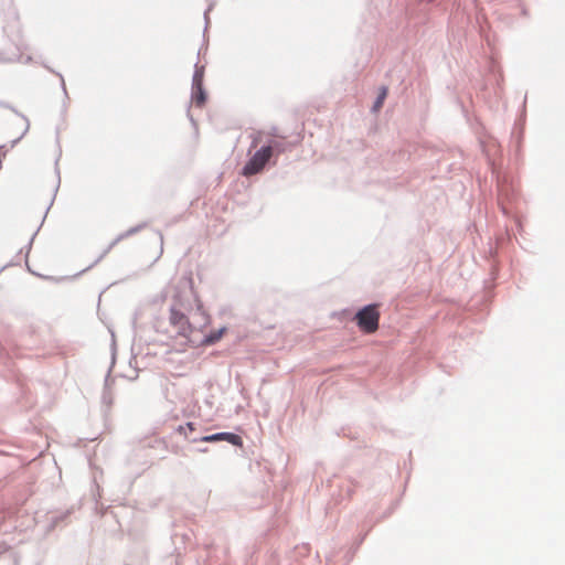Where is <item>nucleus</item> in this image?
Returning a JSON list of instances; mask_svg holds the SVG:
<instances>
[{
    "instance_id": "nucleus-1",
    "label": "nucleus",
    "mask_w": 565,
    "mask_h": 565,
    "mask_svg": "<svg viewBox=\"0 0 565 565\" xmlns=\"http://www.w3.org/2000/svg\"><path fill=\"white\" fill-rule=\"evenodd\" d=\"M380 310L379 305L372 303L360 309L353 320L355 321L360 331L365 334L375 333L380 326Z\"/></svg>"
},
{
    "instance_id": "nucleus-9",
    "label": "nucleus",
    "mask_w": 565,
    "mask_h": 565,
    "mask_svg": "<svg viewBox=\"0 0 565 565\" xmlns=\"http://www.w3.org/2000/svg\"><path fill=\"white\" fill-rule=\"evenodd\" d=\"M21 120H22V122H23V127H24V129H26V128H28V120H26V118L21 117Z\"/></svg>"
},
{
    "instance_id": "nucleus-10",
    "label": "nucleus",
    "mask_w": 565,
    "mask_h": 565,
    "mask_svg": "<svg viewBox=\"0 0 565 565\" xmlns=\"http://www.w3.org/2000/svg\"><path fill=\"white\" fill-rule=\"evenodd\" d=\"M186 427H188L190 430H194V425H193V423H188V424H186Z\"/></svg>"
},
{
    "instance_id": "nucleus-6",
    "label": "nucleus",
    "mask_w": 565,
    "mask_h": 565,
    "mask_svg": "<svg viewBox=\"0 0 565 565\" xmlns=\"http://www.w3.org/2000/svg\"><path fill=\"white\" fill-rule=\"evenodd\" d=\"M226 328H221L218 330L212 331L210 334H207L204 340L202 341L203 344H214L215 342L220 341L222 337L225 334Z\"/></svg>"
},
{
    "instance_id": "nucleus-5",
    "label": "nucleus",
    "mask_w": 565,
    "mask_h": 565,
    "mask_svg": "<svg viewBox=\"0 0 565 565\" xmlns=\"http://www.w3.org/2000/svg\"><path fill=\"white\" fill-rule=\"evenodd\" d=\"M220 440H225L234 446H242L243 443L238 435L232 433H217L202 438V441L204 443H213Z\"/></svg>"
},
{
    "instance_id": "nucleus-8",
    "label": "nucleus",
    "mask_w": 565,
    "mask_h": 565,
    "mask_svg": "<svg viewBox=\"0 0 565 565\" xmlns=\"http://www.w3.org/2000/svg\"><path fill=\"white\" fill-rule=\"evenodd\" d=\"M196 312L202 317L203 321H204V324L207 323V320H209V316L206 315V312L203 310L202 306L201 305H198V310Z\"/></svg>"
},
{
    "instance_id": "nucleus-4",
    "label": "nucleus",
    "mask_w": 565,
    "mask_h": 565,
    "mask_svg": "<svg viewBox=\"0 0 565 565\" xmlns=\"http://www.w3.org/2000/svg\"><path fill=\"white\" fill-rule=\"evenodd\" d=\"M203 66H196L192 81V102L198 107H202L206 99L205 93L203 90Z\"/></svg>"
},
{
    "instance_id": "nucleus-3",
    "label": "nucleus",
    "mask_w": 565,
    "mask_h": 565,
    "mask_svg": "<svg viewBox=\"0 0 565 565\" xmlns=\"http://www.w3.org/2000/svg\"><path fill=\"white\" fill-rule=\"evenodd\" d=\"M273 152L274 148L271 146L262 147L244 166L242 174L250 177L259 173L271 158Z\"/></svg>"
},
{
    "instance_id": "nucleus-7",
    "label": "nucleus",
    "mask_w": 565,
    "mask_h": 565,
    "mask_svg": "<svg viewBox=\"0 0 565 565\" xmlns=\"http://www.w3.org/2000/svg\"><path fill=\"white\" fill-rule=\"evenodd\" d=\"M386 96H387V88L386 87H382L381 88V93H380V95H379V97H377V99H376V102L374 104V107H373L375 111H377L382 107Z\"/></svg>"
},
{
    "instance_id": "nucleus-2",
    "label": "nucleus",
    "mask_w": 565,
    "mask_h": 565,
    "mask_svg": "<svg viewBox=\"0 0 565 565\" xmlns=\"http://www.w3.org/2000/svg\"><path fill=\"white\" fill-rule=\"evenodd\" d=\"M177 303L173 305L170 309V317L169 321L172 327L177 329V333L185 339L186 341L190 340L191 334L194 331V328L190 323L188 317L179 310L180 308L184 307V303L181 299V296L175 295Z\"/></svg>"
}]
</instances>
